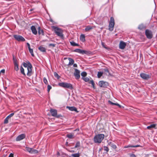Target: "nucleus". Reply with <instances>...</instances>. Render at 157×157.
Returning a JSON list of instances; mask_svg holds the SVG:
<instances>
[{"label": "nucleus", "mask_w": 157, "mask_h": 157, "mask_svg": "<svg viewBox=\"0 0 157 157\" xmlns=\"http://www.w3.org/2000/svg\"><path fill=\"white\" fill-rule=\"evenodd\" d=\"M23 66L24 67L27 68V76L29 77L31 76L32 75V66L31 63L29 61H26V63L24 62Z\"/></svg>", "instance_id": "f257e3e1"}, {"label": "nucleus", "mask_w": 157, "mask_h": 157, "mask_svg": "<svg viewBox=\"0 0 157 157\" xmlns=\"http://www.w3.org/2000/svg\"><path fill=\"white\" fill-rule=\"evenodd\" d=\"M103 134H100L96 135L94 138V141L96 143H101L104 137Z\"/></svg>", "instance_id": "f03ea898"}, {"label": "nucleus", "mask_w": 157, "mask_h": 157, "mask_svg": "<svg viewBox=\"0 0 157 157\" xmlns=\"http://www.w3.org/2000/svg\"><path fill=\"white\" fill-rule=\"evenodd\" d=\"M58 85L63 88H67L70 90H72L74 89L72 85L69 83L66 82H59L58 83Z\"/></svg>", "instance_id": "7ed1b4c3"}, {"label": "nucleus", "mask_w": 157, "mask_h": 157, "mask_svg": "<svg viewBox=\"0 0 157 157\" xmlns=\"http://www.w3.org/2000/svg\"><path fill=\"white\" fill-rule=\"evenodd\" d=\"M52 28L53 29L54 32L58 36L61 38L63 37V31L61 29L54 26H52Z\"/></svg>", "instance_id": "20e7f679"}, {"label": "nucleus", "mask_w": 157, "mask_h": 157, "mask_svg": "<svg viewBox=\"0 0 157 157\" xmlns=\"http://www.w3.org/2000/svg\"><path fill=\"white\" fill-rule=\"evenodd\" d=\"M114 24V19L113 17H111L110 18V21L109 26V29L110 31H112L113 30Z\"/></svg>", "instance_id": "39448f33"}, {"label": "nucleus", "mask_w": 157, "mask_h": 157, "mask_svg": "<svg viewBox=\"0 0 157 157\" xmlns=\"http://www.w3.org/2000/svg\"><path fill=\"white\" fill-rule=\"evenodd\" d=\"M145 34L147 39H151L153 37L152 32L149 29H147L145 30Z\"/></svg>", "instance_id": "423d86ee"}, {"label": "nucleus", "mask_w": 157, "mask_h": 157, "mask_svg": "<svg viewBox=\"0 0 157 157\" xmlns=\"http://www.w3.org/2000/svg\"><path fill=\"white\" fill-rule=\"evenodd\" d=\"M13 37L16 40L18 41H24L25 40V39L22 36L20 35H14Z\"/></svg>", "instance_id": "0eeeda50"}, {"label": "nucleus", "mask_w": 157, "mask_h": 157, "mask_svg": "<svg viewBox=\"0 0 157 157\" xmlns=\"http://www.w3.org/2000/svg\"><path fill=\"white\" fill-rule=\"evenodd\" d=\"M75 52H78L82 54H88L89 52L84 50H81L80 49L77 48L73 50Z\"/></svg>", "instance_id": "6e6552de"}, {"label": "nucleus", "mask_w": 157, "mask_h": 157, "mask_svg": "<svg viewBox=\"0 0 157 157\" xmlns=\"http://www.w3.org/2000/svg\"><path fill=\"white\" fill-rule=\"evenodd\" d=\"M99 86L101 87L106 88L108 86V83L103 81H101L99 82Z\"/></svg>", "instance_id": "1a4fd4ad"}, {"label": "nucleus", "mask_w": 157, "mask_h": 157, "mask_svg": "<svg viewBox=\"0 0 157 157\" xmlns=\"http://www.w3.org/2000/svg\"><path fill=\"white\" fill-rule=\"evenodd\" d=\"M75 72L74 73V75L76 79H78L80 77V71L77 69H75Z\"/></svg>", "instance_id": "9d476101"}, {"label": "nucleus", "mask_w": 157, "mask_h": 157, "mask_svg": "<svg viewBox=\"0 0 157 157\" xmlns=\"http://www.w3.org/2000/svg\"><path fill=\"white\" fill-rule=\"evenodd\" d=\"M140 76L141 78L144 80H147L150 78L149 75L143 73H141Z\"/></svg>", "instance_id": "9b49d317"}, {"label": "nucleus", "mask_w": 157, "mask_h": 157, "mask_svg": "<svg viewBox=\"0 0 157 157\" xmlns=\"http://www.w3.org/2000/svg\"><path fill=\"white\" fill-rule=\"evenodd\" d=\"M25 137V135L24 134H22L19 135L17 136L16 138V140L17 141H19L21 140L24 138Z\"/></svg>", "instance_id": "f8f14e48"}, {"label": "nucleus", "mask_w": 157, "mask_h": 157, "mask_svg": "<svg viewBox=\"0 0 157 157\" xmlns=\"http://www.w3.org/2000/svg\"><path fill=\"white\" fill-rule=\"evenodd\" d=\"M126 46V44L123 41H121L119 44V48L121 49H124Z\"/></svg>", "instance_id": "ddd939ff"}, {"label": "nucleus", "mask_w": 157, "mask_h": 157, "mask_svg": "<svg viewBox=\"0 0 157 157\" xmlns=\"http://www.w3.org/2000/svg\"><path fill=\"white\" fill-rule=\"evenodd\" d=\"M14 115V113H12L7 116L5 119L4 123V124H7L8 122V119L12 117Z\"/></svg>", "instance_id": "4468645a"}, {"label": "nucleus", "mask_w": 157, "mask_h": 157, "mask_svg": "<svg viewBox=\"0 0 157 157\" xmlns=\"http://www.w3.org/2000/svg\"><path fill=\"white\" fill-rule=\"evenodd\" d=\"M146 25L143 23H141L140 24L138 27V29L140 30H143L145 29L146 28Z\"/></svg>", "instance_id": "2eb2a0df"}, {"label": "nucleus", "mask_w": 157, "mask_h": 157, "mask_svg": "<svg viewBox=\"0 0 157 157\" xmlns=\"http://www.w3.org/2000/svg\"><path fill=\"white\" fill-rule=\"evenodd\" d=\"M50 112L52 116L55 117L57 115V111L56 110L51 109L50 110Z\"/></svg>", "instance_id": "dca6fc26"}, {"label": "nucleus", "mask_w": 157, "mask_h": 157, "mask_svg": "<svg viewBox=\"0 0 157 157\" xmlns=\"http://www.w3.org/2000/svg\"><path fill=\"white\" fill-rule=\"evenodd\" d=\"M67 108H68V109L71 111H74L77 113H78V111H77V108L74 106H67Z\"/></svg>", "instance_id": "f3484780"}, {"label": "nucleus", "mask_w": 157, "mask_h": 157, "mask_svg": "<svg viewBox=\"0 0 157 157\" xmlns=\"http://www.w3.org/2000/svg\"><path fill=\"white\" fill-rule=\"evenodd\" d=\"M31 29L32 30V32L33 34L34 35H36L37 34V31L35 26H32L31 27Z\"/></svg>", "instance_id": "a211bd4d"}, {"label": "nucleus", "mask_w": 157, "mask_h": 157, "mask_svg": "<svg viewBox=\"0 0 157 157\" xmlns=\"http://www.w3.org/2000/svg\"><path fill=\"white\" fill-rule=\"evenodd\" d=\"M68 59L69 60V62L68 65H72L74 63V60L73 59H72L71 58H68Z\"/></svg>", "instance_id": "6ab92c4d"}, {"label": "nucleus", "mask_w": 157, "mask_h": 157, "mask_svg": "<svg viewBox=\"0 0 157 157\" xmlns=\"http://www.w3.org/2000/svg\"><path fill=\"white\" fill-rule=\"evenodd\" d=\"M85 36L84 34H81L80 35V40L82 42H84L85 41Z\"/></svg>", "instance_id": "aec40b11"}, {"label": "nucleus", "mask_w": 157, "mask_h": 157, "mask_svg": "<svg viewBox=\"0 0 157 157\" xmlns=\"http://www.w3.org/2000/svg\"><path fill=\"white\" fill-rule=\"evenodd\" d=\"M38 33L39 35L42 34L43 35H44L43 30L42 29H41L40 27L38 28Z\"/></svg>", "instance_id": "412c9836"}, {"label": "nucleus", "mask_w": 157, "mask_h": 157, "mask_svg": "<svg viewBox=\"0 0 157 157\" xmlns=\"http://www.w3.org/2000/svg\"><path fill=\"white\" fill-rule=\"evenodd\" d=\"M156 126V124H151L149 126H147V128L149 129H151V128H155V126Z\"/></svg>", "instance_id": "4be33fe9"}, {"label": "nucleus", "mask_w": 157, "mask_h": 157, "mask_svg": "<svg viewBox=\"0 0 157 157\" xmlns=\"http://www.w3.org/2000/svg\"><path fill=\"white\" fill-rule=\"evenodd\" d=\"M39 50L41 52H46V49L45 48L42 46H40L38 48Z\"/></svg>", "instance_id": "5701e85b"}, {"label": "nucleus", "mask_w": 157, "mask_h": 157, "mask_svg": "<svg viewBox=\"0 0 157 157\" xmlns=\"http://www.w3.org/2000/svg\"><path fill=\"white\" fill-rule=\"evenodd\" d=\"M108 144L113 149H115L117 147L116 146L111 142H109L108 143Z\"/></svg>", "instance_id": "b1692460"}, {"label": "nucleus", "mask_w": 157, "mask_h": 157, "mask_svg": "<svg viewBox=\"0 0 157 157\" xmlns=\"http://www.w3.org/2000/svg\"><path fill=\"white\" fill-rule=\"evenodd\" d=\"M93 29V27L90 25L87 26L85 29V30L86 31H88L92 29Z\"/></svg>", "instance_id": "393cba45"}, {"label": "nucleus", "mask_w": 157, "mask_h": 157, "mask_svg": "<svg viewBox=\"0 0 157 157\" xmlns=\"http://www.w3.org/2000/svg\"><path fill=\"white\" fill-rule=\"evenodd\" d=\"M71 45L73 46H79V45L77 43H75L74 41H72L70 42Z\"/></svg>", "instance_id": "a878e982"}, {"label": "nucleus", "mask_w": 157, "mask_h": 157, "mask_svg": "<svg viewBox=\"0 0 157 157\" xmlns=\"http://www.w3.org/2000/svg\"><path fill=\"white\" fill-rule=\"evenodd\" d=\"M14 66L15 70L16 71H18L19 70V67H18V64L17 62L14 63Z\"/></svg>", "instance_id": "bb28decb"}, {"label": "nucleus", "mask_w": 157, "mask_h": 157, "mask_svg": "<svg viewBox=\"0 0 157 157\" xmlns=\"http://www.w3.org/2000/svg\"><path fill=\"white\" fill-rule=\"evenodd\" d=\"M142 147V146L139 145H128L127 147Z\"/></svg>", "instance_id": "cd10ccee"}, {"label": "nucleus", "mask_w": 157, "mask_h": 157, "mask_svg": "<svg viewBox=\"0 0 157 157\" xmlns=\"http://www.w3.org/2000/svg\"><path fill=\"white\" fill-rule=\"evenodd\" d=\"M80 154L79 153L72 154L71 157H79Z\"/></svg>", "instance_id": "c85d7f7f"}, {"label": "nucleus", "mask_w": 157, "mask_h": 157, "mask_svg": "<svg viewBox=\"0 0 157 157\" xmlns=\"http://www.w3.org/2000/svg\"><path fill=\"white\" fill-rule=\"evenodd\" d=\"M38 152V151L34 149L33 148H32V150H31L30 153L32 154H36Z\"/></svg>", "instance_id": "c756f323"}, {"label": "nucleus", "mask_w": 157, "mask_h": 157, "mask_svg": "<svg viewBox=\"0 0 157 157\" xmlns=\"http://www.w3.org/2000/svg\"><path fill=\"white\" fill-rule=\"evenodd\" d=\"M103 72L101 71H99L98 72L97 76L98 78H100L102 75Z\"/></svg>", "instance_id": "7c9ffc66"}, {"label": "nucleus", "mask_w": 157, "mask_h": 157, "mask_svg": "<svg viewBox=\"0 0 157 157\" xmlns=\"http://www.w3.org/2000/svg\"><path fill=\"white\" fill-rule=\"evenodd\" d=\"M20 71L21 73L23 75L25 76L26 75L24 72V70L22 66L21 67V68H20Z\"/></svg>", "instance_id": "2f4dec72"}, {"label": "nucleus", "mask_w": 157, "mask_h": 157, "mask_svg": "<svg viewBox=\"0 0 157 157\" xmlns=\"http://www.w3.org/2000/svg\"><path fill=\"white\" fill-rule=\"evenodd\" d=\"M54 76L57 79H59L60 76L58 75V74L56 72H54Z\"/></svg>", "instance_id": "473e14b6"}, {"label": "nucleus", "mask_w": 157, "mask_h": 157, "mask_svg": "<svg viewBox=\"0 0 157 157\" xmlns=\"http://www.w3.org/2000/svg\"><path fill=\"white\" fill-rule=\"evenodd\" d=\"M66 136L70 139H72L74 135L72 134H67V135Z\"/></svg>", "instance_id": "72a5a7b5"}, {"label": "nucleus", "mask_w": 157, "mask_h": 157, "mask_svg": "<svg viewBox=\"0 0 157 157\" xmlns=\"http://www.w3.org/2000/svg\"><path fill=\"white\" fill-rule=\"evenodd\" d=\"M80 146V142L79 141L77 142L75 144L74 148H76L79 147Z\"/></svg>", "instance_id": "f704fd0d"}, {"label": "nucleus", "mask_w": 157, "mask_h": 157, "mask_svg": "<svg viewBox=\"0 0 157 157\" xmlns=\"http://www.w3.org/2000/svg\"><path fill=\"white\" fill-rule=\"evenodd\" d=\"M29 52L30 53V54L31 55V56H34V54H33V49L31 48H30V49H29Z\"/></svg>", "instance_id": "c9c22d12"}, {"label": "nucleus", "mask_w": 157, "mask_h": 157, "mask_svg": "<svg viewBox=\"0 0 157 157\" xmlns=\"http://www.w3.org/2000/svg\"><path fill=\"white\" fill-rule=\"evenodd\" d=\"M87 75V73L85 71H83L81 73V75L83 77H84Z\"/></svg>", "instance_id": "e433bc0d"}, {"label": "nucleus", "mask_w": 157, "mask_h": 157, "mask_svg": "<svg viewBox=\"0 0 157 157\" xmlns=\"http://www.w3.org/2000/svg\"><path fill=\"white\" fill-rule=\"evenodd\" d=\"M25 149L27 151L29 152L30 153V151H31V150H32V148H30L28 147H26L25 148Z\"/></svg>", "instance_id": "4c0bfd02"}, {"label": "nucleus", "mask_w": 157, "mask_h": 157, "mask_svg": "<svg viewBox=\"0 0 157 157\" xmlns=\"http://www.w3.org/2000/svg\"><path fill=\"white\" fill-rule=\"evenodd\" d=\"M82 79L85 82H87L89 81V79L88 78L86 77H82Z\"/></svg>", "instance_id": "58836bf2"}, {"label": "nucleus", "mask_w": 157, "mask_h": 157, "mask_svg": "<svg viewBox=\"0 0 157 157\" xmlns=\"http://www.w3.org/2000/svg\"><path fill=\"white\" fill-rule=\"evenodd\" d=\"M52 87L51 86L48 85L47 86V91L48 92L50 91V90L52 89Z\"/></svg>", "instance_id": "ea45409f"}, {"label": "nucleus", "mask_w": 157, "mask_h": 157, "mask_svg": "<svg viewBox=\"0 0 157 157\" xmlns=\"http://www.w3.org/2000/svg\"><path fill=\"white\" fill-rule=\"evenodd\" d=\"M103 148H104V150L106 151V152H108L109 151V149L108 148V147H107L105 146H104L103 147Z\"/></svg>", "instance_id": "a19ab883"}, {"label": "nucleus", "mask_w": 157, "mask_h": 157, "mask_svg": "<svg viewBox=\"0 0 157 157\" xmlns=\"http://www.w3.org/2000/svg\"><path fill=\"white\" fill-rule=\"evenodd\" d=\"M43 82L44 83L46 84H48V81L46 78L44 77L43 78Z\"/></svg>", "instance_id": "79ce46f5"}, {"label": "nucleus", "mask_w": 157, "mask_h": 157, "mask_svg": "<svg viewBox=\"0 0 157 157\" xmlns=\"http://www.w3.org/2000/svg\"><path fill=\"white\" fill-rule=\"evenodd\" d=\"M13 63L17 62V59L14 55H13Z\"/></svg>", "instance_id": "37998d69"}, {"label": "nucleus", "mask_w": 157, "mask_h": 157, "mask_svg": "<svg viewBox=\"0 0 157 157\" xmlns=\"http://www.w3.org/2000/svg\"><path fill=\"white\" fill-rule=\"evenodd\" d=\"M63 117V116H62V115L60 114H57V115L55 117L56 118H59L60 117Z\"/></svg>", "instance_id": "c03bdc74"}, {"label": "nucleus", "mask_w": 157, "mask_h": 157, "mask_svg": "<svg viewBox=\"0 0 157 157\" xmlns=\"http://www.w3.org/2000/svg\"><path fill=\"white\" fill-rule=\"evenodd\" d=\"M103 70L105 71V72L108 73H109V75L110 74L109 71L108 69H107V68L104 69Z\"/></svg>", "instance_id": "a18cd8bd"}, {"label": "nucleus", "mask_w": 157, "mask_h": 157, "mask_svg": "<svg viewBox=\"0 0 157 157\" xmlns=\"http://www.w3.org/2000/svg\"><path fill=\"white\" fill-rule=\"evenodd\" d=\"M56 46V44H49L48 45V46L49 47H50V46H52V47H54L55 46Z\"/></svg>", "instance_id": "49530a36"}, {"label": "nucleus", "mask_w": 157, "mask_h": 157, "mask_svg": "<svg viewBox=\"0 0 157 157\" xmlns=\"http://www.w3.org/2000/svg\"><path fill=\"white\" fill-rule=\"evenodd\" d=\"M108 102H109V103L110 104L112 105H115V103H113V102H112L111 101H109H109H108Z\"/></svg>", "instance_id": "de8ad7c7"}, {"label": "nucleus", "mask_w": 157, "mask_h": 157, "mask_svg": "<svg viewBox=\"0 0 157 157\" xmlns=\"http://www.w3.org/2000/svg\"><path fill=\"white\" fill-rule=\"evenodd\" d=\"M26 44L27 45V46H28V49H29L30 48H31L29 44L28 43H26Z\"/></svg>", "instance_id": "09e8293b"}, {"label": "nucleus", "mask_w": 157, "mask_h": 157, "mask_svg": "<svg viewBox=\"0 0 157 157\" xmlns=\"http://www.w3.org/2000/svg\"><path fill=\"white\" fill-rule=\"evenodd\" d=\"M130 157H136L135 155L133 154H131L130 155Z\"/></svg>", "instance_id": "8fccbe9b"}, {"label": "nucleus", "mask_w": 157, "mask_h": 157, "mask_svg": "<svg viewBox=\"0 0 157 157\" xmlns=\"http://www.w3.org/2000/svg\"><path fill=\"white\" fill-rule=\"evenodd\" d=\"M9 157H14L13 156V154L12 153H11L9 156Z\"/></svg>", "instance_id": "3c124183"}, {"label": "nucleus", "mask_w": 157, "mask_h": 157, "mask_svg": "<svg viewBox=\"0 0 157 157\" xmlns=\"http://www.w3.org/2000/svg\"><path fill=\"white\" fill-rule=\"evenodd\" d=\"M115 105L117 106L120 108H121V106L118 103H115Z\"/></svg>", "instance_id": "603ef678"}, {"label": "nucleus", "mask_w": 157, "mask_h": 157, "mask_svg": "<svg viewBox=\"0 0 157 157\" xmlns=\"http://www.w3.org/2000/svg\"><path fill=\"white\" fill-rule=\"evenodd\" d=\"M1 73H5V70L4 69L0 71Z\"/></svg>", "instance_id": "864d4df0"}, {"label": "nucleus", "mask_w": 157, "mask_h": 157, "mask_svg": "<svg viewBox=\"0 0 157 157\" xmlns=\"http://www.w3.org/2000/svg\"><path fill=\"white\" fill-rule=\"evenodd\" d=\"M92 86V87H93L94 88V89H95V87L94 86V82L91 84Z\"/></svg>", "instance_id": "5fc2aeb1"}, {"label": "nucleus", "mask_w": 157, "mask_h": 157, "mask_svg": "<svg viewBox=\"0 0 157 157\" xmlns=\"http://www.w3.org/2000/svg\"><path fill=\"white\" fill-rule=\"evenodd\" d=\"M92 86V87H93L94 88V89H95V87L94 86V82L91 84Z\"/></svg>", "instance_id": "6e6d98bb"}, {"label": "nucleus", "mask_w": 157, "mask_h": 157, "mask_svg": "<svg viewBox=\"0 0 157 157\" xmlns=\"http://www.w3.org/2000/svg\"><path fill=\"white\" fill-rule=\"evenodd\" d=\"M94 82V81L93 80H90V81H89V84H91Z\"/></svg>", "instance_id": "4d7b16f0"}, {"label": "nucleus", "mask_w": 157, "mask_h": 157, "mask_svg": "<svg viewBox=\"0 0 157 157\" xmlns=\"http://www.w3.org/2000/svg\"><path fill=\"white\" fill-rule=\"evenodd\" d=\"M73 66L74 67H77V65L76 63H74Z\"/></svg>", "instance_id": "13d9d810"}, {"label": "nucleus", "mask_w": 157, "mask_h": 157, "mask_svg": "<svg viewBox=\"0 0 157 157\" xmlns=\"http://www.w3.org/2000/svg\"><path fill=\"white\" fill-rule=\"evenodd\" d=\"M69 151L71 152H74L75 151L74 150H69Z\"/></svg>", "instance_id": "bf43d9fd"}, {"label": "nucleus", "mask_w": 157, "mask_h": 157, "mask_svg": "<svg viewBox=\"0 0 157 157\" xmlns=\"http://www.w3.org/2000/svg\"><path fill=\"white\" fill-rule=\"evenodd\" d=\"M102 45L103 46V47L105 48H106V49H107V48H106V47H105V46H104V45H103V44H102Z\"/></svg>", "instance_id": "052dcab7"}, {"label": "nucleus", "mask_w": 157, "mask_h": 157, "mask_svg": "<svg viewBox=\"0 0 157 157\" xmlns=\"http://www.w3.org/2000/svg\"><path fill=\"white\" fill-rule=\"evenodd\" d=\"M68 142H67L66 143V146H68Z\"/></svg>", "instance_id": "680f3d73"}, {"label": "nucleus", "mask_w": 157, "mask_h": 157, "mask_svg": "<svg viewBox=\"0 0 157 157\" xmlns=\"http://www.w3.org/2000/svg\"><path fill=\"white\" fill-rule=\"evenodd\" d=\"M50 21H51V22H52L53 21V20H52V19H51V20H50Z\"/></svg>", "instance_id": "e2e57ef3"}, {"label": "nucleus", "mask_w": 157, "mask_h": 157, "mask_svg": "<svg viewBox=\"0 0 157 157\" xmlns=\"http://www.w3.org/2000/svg\"><path fill=\"white\" fill-rule=\"evenodd\" d=\"M33 10V9H30V11H32Z\"/></svg>", "instance_id": "0e129e2a"}, {"label": "nucleus", "mask_w": 157, "mask_h": 157, "mask_svg": "<svg viewBox=\"0 0 157 157\" xmlns=\"http://www.w3.org/2000/svg\"><path fill=\"white\" fill-rule=\"evenodd\" d=\"M1 72H0V75L1 74Z\"/></svg>", "instance_id": "69168bd1"}]
</instances>
